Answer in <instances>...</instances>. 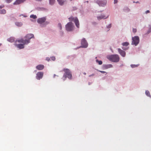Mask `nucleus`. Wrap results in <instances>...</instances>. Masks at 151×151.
Returning a JSON list of instances; mask_svg holds the SVG:
<instances>
[{
	"label": "nucleus",
	"mask_w": 151,
	"mask_h": 151,
	"mask_svg": "<svg viewBox=\"0 0 151 151\" xmlns=\"http://www.w3.org/2000/svg\"><path fill=\"white\" fill-rule=\"evenodd\" d=\"M63 70L65 72V73L63 76V78H64L63 80H65L67 77L69 79H71L72 76L69 70L67 68H64Z\"/></svg>",
	"instance_id": "obj_1"
},
{
	"label": "nucleus",
	"mask_w": 151,
	"mask_h": 151,
	"mask_svg": "<svg viewBox=\"0 0 151 151\" xmlns=\"http://www.w3.org/2000/svg\"><path fill=\"white\" fill-rule=\"evenodd\" d=\"M107 58L109 60L114 62H118L119 60V57L117 55H111L108 57Z\"/></svg>",
	"instance_id": "obj_2"
},
{
	"label": "nucleus",
	"mask_w": 151,
	"mask_h": 151,
	"mask_svg": "<svg viewBox=\"0 0 151 151\" xmlns=\"http://www.w3.org/2000/svg\"><path fill=\"white\" fill-rule=\"evenodd\" d=\"M68 19L70 21H73L75 23L76 26L78 28H79V23L78 20L77 18L76 17H73L72 16L69 18Z\"/></svg>",
	"instance_id": "obj_3"
},
{
	"label": "nucleus",
	"mask_w": 151,
	"mask_h": 151,
	"mask_svg": "<svg viewBox=\"0 0 151 151\" xmlns=\"http://www.w3.org/2000/svg\"><path fill=\"white\" fill-rule=\"evenodd\" d=\"M132 45L137 46L139 42V38L138 36H135L134 37H132Z\"/></svg>",
	"instance_id": "obj_4"
},
{
	"label": "nucleus",
	"mask_w": 151,
	"mask_h": 151,
	"mask_svg": "<svg viewBox=\"0 0 151 151\" xmlns=\"http://www.w3.org/2000/svg\"><path fill=\"white\" fill-rule=\"evenodd\" d=\"M65 28L68 31H73L74 29L73 24L71 22L68 23L65 25Z\"/></svg>",
	"instance_id": "obj_5"
},
{
	"label": "nucleus",
	"mask_w": 151,
	"mask_h": 151,
	"mask_svg": "<svg viewBox=\"0 0 151 151\" xmlns=\"http://www.w3.org/2000/svg\"><path fill=\"white\" fill-rule=\"evenodd\" d=\"M96 3L100 6H104L106 4L107 1L106 0H98L97 1Z\"/></svg>",
	"instance_id": "obj_6"
},
{
	"label": "nucleus",
	"mask_w": 151,
	"mask_h": 151,
	"mask_svg": "<svg viewBox=\"0 0 151 151\" xmlns=\"http://www.w3.org/2000/svg\"><path fill=\"white\" fill-rule=\"evenodd\" d=\"M81 47L83 48H86L88 45V43L84 38H83L81 40Z\"/></svg>",
	"instance_id": "obj_7"
},
{
	"label": "nucleus",
	"mask_w": 151,
	"mask_h": 151,
	"mask_svg": "<svg viewBox=\"0 0 151 151\" xmlns=\"http://www.w3.org/2000/svg\"><path fill=\"white\" fill-rule=\"evenodd\" d=\"M43 73L42 72H38L36 74V78L38 80L42 78L43 76Z\"/></svg>",
	"instance_id": "obj_8"
},
{
	"label": "nucleus",
	"mask_w": 151,
	"mask_h": 151,
	"mask_svg": "<svg viewBox=\"0 0 151 151\" xmlns=\"http://www.w3.org/2000/svg\"><path fill=\"white\" fill-rule=\"evenodd\" d=\"M46 20V18L45 17H43L38 19L37 22L38 23L42 24L45 22Z\"/></svg>",
	"instance_id": "obj_9"
},
{
	"label": "nucleus",
	"mask_w": 151,
	"mask_h": 151,
	"mask_svg": "<svg viewBox=\"0 0 151 151\" xmlns=\"http://www.w3.org/2000/svg\"><path fill=\"white\" fill-rule=\"evenodd\" d=\"M25 38L27 39V40L30 41V39L32 38H34V35L33 34H27L25 37Z\"/></svg>",
	"instance_id": "obj_10"
},
{
	"label": "nucleus",
	"mask_w": 151,
	"mask_h": 151,
	"mask_svg": "<svg viewBox=\"0 0 151 151\" xmlns=\"http://www.w3.org/2000/svg\"><path fill=\"white\" fill-rule=\"evenodd\" d=\"M18 42H19L23 43L24 44H27L30 42L28 40H24L22 39L18 40Z\"/></svg>",
	"instance_id": "obj_11"
},
{
	"label": "nucleus",
	"mask_w": 151,
	"mask_h": 151,
	"mask_svg": "<svg viewBox=\"0 0 151 151\" xmlns=\"http://www.w3.org/2000/svg\"><path fill=\"white\" fill-rule=\"evenodd\" d=\"M118 51L120 55L123 57H125L126 55L125 52L121 49L120 48L118 49Z\"/></svg>",
	"instance_id": "obj_12"
},
{
	"label": "nucleus",
	"mask_w": 151,
	"mask_h": 151,
	"mask_svg": "<svg viewBox=\"0 0 151 151\" xmlns=\"http://www.w3.org/2000/svg\"><path fill=\"white\" fill-rule=\"evenodd\" d=\"M25 1V0H16L14 3V5H18L21 4Z\"/></svg>",
	"instance_id": "obj_13"
},
{
	"label": "nucleus",
	"mask_w": 151,
	"mask_h": 151,
	"mask_svg": "<svg viewBox=\"0 0 151 151\" xmlns=\"http://www.w3.org/2000/svg\"><path fill=\"white\" fill-rule=\"evenodd\" d=\"M44 66L42 65H39L36 66V68L39 70H41L44 69Z\"/></svg>",
	"instance_id": "obj_14"
},
{
	"label": "nucleus",
	"mask_w": 151,
	"mask_h": 151,
	"mask_svg": "<svg viewBox=\"0 0 151 151\" xmlns=\"http://www.w3.org/2000/svg\"><path fill=\"white\" fill-rule=\"evenodd\" d=\"M108 17V16H106L104 14H102L100 16L97 17V19L99 20H100L102 19H105L106 18Z\"/></svg>",
	"instance_id": "obj_15"
},
{
	"label": "nucleus",
	"mask_w": 151,
	"mask_h": 151,
	"mask_svg": "<svg viewBox=\"0 0 151 151\" xmlns=\"http://www.w3.org/2000/svg\"><path fill=\"white\" fill-rule=\"evenodd\" d=\"M59 4L61 5H62L64 4L66 2V0H57Z\"/></svg>",
	"instance_id": "obj_16"
},
{
	"label": "nucleus",
	"mask_w": 151,
	"mask_h": 151,
	"mask_svg": "<svg viewBox=\"0 0 151 151\" xmlns=\"http://www.w3.org/2000/svg\"><path fill=\"white\" fill-rule=\"evenodd\" d=\"M24 44H17L16 45V46L18 48L20 49H22L24 48Z\"/></svg>",
	"instance_id": "obj_17"
},
{
	"label": "nucleus",
	"mask_w": 151,
	"mask_h": 151,
	"mask_svg": "<svg viewBox=\"0 0 151 151\" xmlns=\"http://www.w3.org/2000/svg\"><path fill=\"white\" fill-rule=\"evenodd\" d=\"M7 40L8 41L11 42H13L14 41V38L12 37H11L8 39Z\"/></svg>",
	"instance_id": "obj_18"
},
{
	"label": "nucleus",
	"mask_w": 151,
	"mask_h": 151,
	"mask_svg": "<svg viewBox=\"0 0 151 151\" xmlns=\"http://www.w3.org/2000/svg\"><path fill=\"white\" fill-rule=\"evenodd\" d=\"M112 67L113 66L111 64L106 65L105 66V68L106 69L112 68Z\"/></svg>",
	"instance_id": "obj_19"
},
{
	"label": "nucleus",
	"mask_w": 151,
	"mask_h": 151,
	"mask_svg": "<svg viewBox=\"0 0 151 151\" xmlns=\"http://www.w3.org/2000/svg\"><path fill=\"white\" fill-rule=\"evenodd\" d=\"M15 24L18 27H21L22 25V24L21 22H17L15 23Z\"/></svg>",
	"instance_id": "obj_20"
},
{
	"label": "nucleus",
	"mask_w": 151,
	"mask_h": 151,
	"mask_svg": "<svg viewBox=\"0 0 151 151\" xmlns=\"http://www.w3.org/2000/svg\"><path fill=\"white\" fill-rule=\"evenodd\" d=\"M6 11L4 9H3L1 10H0V14H4L6 13Z\"/></svg>",
	"instance_id": "obj_21"
},
{
	"label": "nucleus",
	"mask_w": 151,
	"mask_h": 151,
	"mask_svg": "<svg viewBox=\"0 0 151 151\" xmlns=\"http://www.w3.org/2000/svg\"><path fill=\"white\" fill-rule=\"evenodd\" d=\"M49 0V3L50 5H53L55 1V0Z\"/></svg>",
	"instance_id": "obj_22"
},
{
	"label": "nucleus",
	"mask_w": 151,
	"mask_h": 151,
	"mask_svg": "<svg viewBox=\"0 0 151 151\" xmlns=\"http://www.w3.org/2000/svg\"><path fill=\"white\" fill-rule=\"evenodd\" d=\"M129 44V42H123L122 43V45L124 46H127Z\"/></svg>",
	"instance_id": "obj_23"
},
{
	"label": "nucleus",
	"mask_w": 151,
	"mask_h": 151,
	"mask_svg": "<svg viewBox=\"0 0 151 151\" xmlns=\"http://www.w3.org/2000/svg\"><path fill=\"white\" fill-rule=\"evenodd\" d=\"M30 17L31 18H33L34 19H35L37 18V17L36 15H34L33 14V15H31L30 16Z\"/></svg>",
	"instance_id": "obj_24"
},
{
	"label": "nucleus",
	"mask_w": 151,
	"mask_h": 151,
	"mask_svg": "<svg viewBox=\"0 0 151 151\" xmlns=\"http://www.w3.org/2000/svg\"><path fill=\"white\" fill-rule=\"evenodd\" d=\"M145 94L147 96H150V92L148 91H145Z\"/></svg>",
	"instance_id": "obj_25"
},
{
	"label": "nucleus",
	"mask_w": 151,
	"mask_h": 151,
	"mask_svg": "<svg viewBox=\"0 0 151 151\" xmlns=\"http://www.w3.org/2000/svg\"><path fill=\"white\" fill-rule=\"evenodd\" d=\"M138 65H131V66L132 68H134L136 67H137L138 66Z\"/></svg>",
	"instance_id": "obj_26"
},
{
	"label": "nucleus",
	"mask_w": 151,
	"mask_h": 151,
	"mask_svg": "<svg viewBox=\"0 0 151 151\" xmlns=\"http://www.w3.org/2000/svg\"><path fill=\"white\" fill-rule=\"evenodd\" d=\"M96 61L100 65H101L102 63V62L101 60L99 61L98 60H97Z\"/></svg>",
	"instance_id": "obj_27"
},
{
	"label": "nucleus",
	"mask_w": 151,
	"mask_h": 151,
	"mask_svg": "<svg viewBox=\"0 0 151 151\" xmlns=\"http://www.w3.org/2000/svg\"><path fill=\"white\" fill-rule=\"evenodd\" d=\"M58 27L60 29H62V25L60 23H59L58 24Z\"/></svg>",
	"instance_id": "obj_28"
},
{
	"label": "nucleus",
	"mask_w": 151,
	"mask_h": 151,
	"mask_svg": "<svg viewBox=\"0 0 151 151\" xmlns=\"http://www.w3.org/2000/svg\"><path fill=\"white\" fill-rule=\"evenodd\" d=\"M137 31V29H136L133 28V32L135 33Z\"/></svg>",
	"instance_id": "obj_29"
},
{
	"label": "nucleus",
	"mask_w": 151,
	"mask_h": 151,
	"mask_svg": "<svg viewBox=\"0 0 151 151\" xmlns=\"http://www.w3.org/2000/svg\"><path fill=\"white\" fill-rule=\"evenodd\" d=\"M51 59L52 60L54 61L55 60V58L54 57H51Z\"/></svg>",
	"instance_id": "obj_30"
},
{
	"label": "nucleus",
	"mask_w": 151,
	"mask_h": 151,
	"mask_svg": "<svg viewBox=\"0 0 151 151\" xmlns=\"http://www.w3.org/2000/svg\"><path fill=\"white\" fill-rule=\"evenodd\" d=\"M7 3H9L10 2H11L12 0H5Z\"/></svg>",
	"instance_id": "obj_31"
},
{
	"label": "nucleus",
	"mask_w": 151,
	"mask_h": 151,
	"mask_svg": "<svg viewBox=\"0 0 151 151\" xmlns=\"http://www.w3.org/2000/svg\"><path fill=\"white\" fill-rule=\"evenodd\" d=\"M99 71L102 73H106V74H107V73L105 71H100V70H99Z\"/></svg>",
	"instance_id": "obj_32"
},
{
	"label": "nucleus",
	"mask_w": 151,
	"mask_h": 151,
	"mask_svg": "<svg viewBox=\"0 0 151 151\" xmlns=\"http://www.w3.org/2000/svg\"><path fill=\"white\" fill-rule=\"evenodd\" d=\"M122 49L124 50H127L128 49V47H122Z\"/></svg>",
	"instance_id": "obj_33"
},
{
	"label": "nucleus",
	"mask_w": 151,
	"mask_h": 151,
	"mask_svg": "<svg viewBox=\"0 0 151 151\" xmlns=\"http://www.w3.org/2000/svg\"><path fill=\"white\" fill-rule=\"evenodd\" d=\"M111 27V24H109L107 26V27L108 28H110Z\"/></svg>",
	"instance_id": "obj_34"
},
{
	"label": "nucleus",
	"mask_w": 151,
	"mask_h": 151,
	"mask_svg": "<svg viewBox=\"0 0 151 151\" xmlns=\"http://www.w3.org/2000/svg\"><path fill=\"white\" fill-rule=\"evenodd\" d=\"M49 23V22H45L44 23V24H45V25H46L47 24H48Z\"/></svg>",
	"instance_id": "obj_35"
},
{
	"label": "nucleus",
	"mask_w": 151,
	"mask_h": 151,
	"mask_svg": "<svg viewBox=\"0 0 151 151\" xmlns=\"http://www.w3.org/2000/svg\"><path fill=\"white\" fill-rule=\"evenodd\" d=\"M118 2L117 0H114V4L117 3Z\"/></svg>",
	"instance_id": "obj_36"
},
{
	"label": "nucleus",
	"mask_w": 151,
	"mask_h": 151,
	"mask_svg": "<svg viewBox=\"0 0 151 151\" xmlns=\"http://www.w3.org/2000/svg\"><path fill=\"white\" fill-rule=\"evenodd\" d=\"M150 11L149 10H147L145 12V13L147 14L148 13H150Z\"/></svg>",
	"instance_id": "obj_37"
},
{
	"label": "nucleus",
	"mask_w": 151,
	"mask_h": 151,
	"mask_svg": "<svg viewBox=\"0 0 151 151\" xmlns=\"http://www.w3.org/2000/svg\"><path fill=\"white\" fill-rule=\"evenodd\" d=\"M94 74H92L91 75H89V77H90L91 76H94Z\"/></svg>",
	"instance_id": "obj_38"
},
{
	"label": "nucleus",
	"mask_w": 151,
	"mask_h": 151,
	"mask_svg": "<svg viewBox=\"0 0 151 151\" xmlns=\"http://www.w3.org/2000/svg\"><path fill=\"white\" fill-rule=\"evenodd\" d=\"M46 60L48 61H49V60H50V59H47Z\"/></svg>",
	"instance_id": "obj_39"
},
{
	"label": "nucleus",
	"mask_w": 151,
	"mask_h": 151,
	"mask_svg": "<svg viewBox=\"0 0 151 151\" xmlns=\"http://www.w3.org/2000/svg\"><path fill=\"white\" fill-rule=\"evenodd\" d=\"M83 74L85 75H86V73H84Z\"/></svg>",
	"instance_id": "obj_40"
},
{
	"label": "nucleus",
	"mask_w": 151,
	"mask_h": 151,
	"mask_svg": "<svg viewBox=\"0 0 151 151\" xmlns=\"http://www.w3.org/2000/svg\"><path fill=\"white\" fill-rule=\"evenodd\" d=\"M1 45L2 44L0 43V46H1Z\"/></svg>",
	"instance_id": "obj_41"
},
{
	"label": "nucleus",
	"mask_w": 151,
	"mask_h": 151,
	"mask_svg": "<svg viewBox=\"0 0 151 151\" xmlns=\"http://www.w3.org/2000/svg\"><path fill=\"white\" fill-rule=\"evenodd\" d=\"M70 1H72L73 0H70Z\"/></svg>",
	"instance_id": "obj_42"
},
{
	"label": "nucleus",
	"mask_w": 151,
	"mask_h": 151,
	"mask_svg": "<svg viewBox=\"0 0 151 151\" xmlns=\"http://www.w3.org/2000/svg\"><path fill=\"white\" fill-rule=\"evenodd\" d=\"M133 3H135V1H133Z\"/></svg>",
	"instance_id": "obj_43"
},
{
	"label": "nucleus",
	"mask_w": 151,
	"mask_h": 151,
	"mask_svg": "<svg viewBox=\"0 0 151 151\" xmlns=\"http://www.w3.org/2000/svg\"><path fill=\"white\" fill-rule=\"evenodd\" d=\"M54 76H55V75H54Z\"/></svg>",
	"instance_id": "obj_44"
},
{
	"label": "nucleus",
	"mask_w": 151,
	"mask_h": 151,
	"mask_svg": "<svg viewBox=\"0 0 151 151\" xmlns=\"http://www.w3.org/2000/svg\"><path fill=\"white\" fill-rule=\"evenodd\" d=\"M136 3H138V2H137Z\"/></svg>",
	"instance_id": "obj_45"
}]
</instances>
